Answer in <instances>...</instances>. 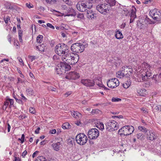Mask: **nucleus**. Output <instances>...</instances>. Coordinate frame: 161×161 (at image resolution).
<instances>
[{
  "label": "nucleus",
  "mask_w": 161,
  "mask_h": 161,
  "mask_svg": "<svg viewBox=\"0 0 161 161\" xmlns=\"http://www.w3.org/2000/svg\"><path fill=\"white\" fill-rule=\"evenodd\" d=\"M134 130V127L132 126H125L119 130L118 133L121 136H128L132 134Z\"/></svg>",
  "instance_id": "nucleus-5"
},
{
  "label": "nucleus",
  "mask_w": 161,
  "mask_h": 161,
  "mask_svg": "<svg viewBox=\"0 0 161 161\" xmlns=\"http://www.w3.org/2000/svg\"><path fill=\"white\" fill-rule=\"evenodd\" d=\"M121 100V99L120 98H115L113 97L112 99V102H118L119 101H120Z\"/></svg>",
  "instance_id": "nucleus-36"
},
{
  "label": "nucleus",
  "mask_w": 161,
  "mask_h": 161,
  "mask_svg": "<svg viewBox=\"0 0 161 161\" xmlns=\"http://www.w3.org/2000/svg\"><path fill=\"white\" fill-rule=\"evenodd\" d=\"M147 133V138L150 140L153 141L155 139L157 135L155 133L149 131Z\"/></svg>",
  "instance_id": "nucleus-17"
},
{
  "label": "nucleus",
  "mask_w": 161,
  "mask_h": 161,
  "mask_svg": "<svg viewBox=\"0 0 161 161\" xmlns=\"http://www.w3.org/2000/svg\"><path fill=\"white\" fill-rule=\"evenodd\" d=\"M155 109L158 111H161V106L158 105V106H156L155 107Z\"/></svg>",
  "instance_id": "nucleus-43"
},
{
  "label": "nucleus",
  "mask_w": 161,
  "mask_h": 161,
  "mask_svg": "<svg viewBox=\"0 0 161 161\" xmlns=\"http://www.w3.org/2000/svg\"><path fill=\"white\" fill-rule=\"evenodd\" d=\"M140 67L142 69V70H143V73L146 75V77L147 79H149L150 76L151 75V73L150 72L151 69L152 68L147 63L144 62L142 64V66Z\"/></svg>",
  "instance_id": "nucleus-9"
},
{
  "label": "nucleus",
  "mask_w": 161,
  "mask_h": 161,
  "mask_svg": "<svg viewBox=\"0 0 161 161\" xmlns=\"http://www.w3.org/2000/svg\"><path fill=\"white\" fill-rule=\"evenodd\" d=\"M158 72L160 73L158 77L161 79V67L159 69Z\"/></svg>",
  "instance_id": "nucleus-59"
},
{
  "label": "nucleus",
  "mask_w": 161,
  "mask_h": 161,
  "mask_svg": "<svg viewBox=\"0 0 161 161\" xmlns=\"http://www.w3.org/2000/svg\"><path fill=\"white\" fill-rule=\"evenodd\" d=\"M49 90L55 92L56 91V89L52 87H50L49 88Z\"/></svg>",
  "instance_id": "nucleus-52"
},
{
  "label": "nucleus",
  "mask_w": 161,
  "mask_h": 161,
  "mask_svg": "<svg viewBox=\"0 0 161 161\" xmlns=\"http://www.w3.org/2000/svg\"><path fill=\"white\" fill-rule=\"evenodd\" d=\"M47 27H50L51 28H52L53 29H54V27L51 24L48 23H47Z\"/></svg>",
  "instance_id": "nucleus-44"
},
{
  "label": "nucleus",
  "mask_w": 161,
  "mask_h": 161,
  "mask_svg": "<svg viewBox=\"0 0 161 161\" xmlns=\"http://www.w3.org/2000/svg\"><path fill=\"white\" fill-rule=\"evenodd\" d=\"M29 111L32 114H34L36 112L35 108L33 107H30V108Z\"/></svg>",
  "instance_id": "nucleus-37"
},
{
  "label": "nucleus",
  "mask_w": 161,
  "mask_h": 161,
  "mask_svg": "<svg viewBox=\"0 0 161 161\" xmlns=\"http://www.w3.org/2000/svg\"><path fill=\"white\" fill-rule=\"evenodd\" d=\"M137 92L139 95L142 97H144L147 94L146 90L144 89H139Z\"/></svg>",
  "instance_id": "nucleus-18"
},
{
  "label": "nucleus",
  "mask_w": 161,
  "mask_h": 161,
  "mask_svg": "<svg viewBox=\"0 0 161 161\" xmlns=\"http://www.w3.org/2000/svg\"><path fill=\"white\" fill-rule=\"evenodd\" d=\"M132 72V69L131 66H126L123 67L122 68L121 70L118 72V77L121 78L122 77L126 76L128 77Z\"/></svg>",
  "instance_id": "nucleus-4"
},
{
  "label": "nucleus",
  "mask_w": 161,
  "mask_h": 161,
  "mask_svg": "<svg viewBox=\"0 0 161 161\" xmlns=\"http://www.w3.org/2000/svg\"><path fill=\"white\" fill-rule=\"evenodd\" d=\"M97 84L99 87L103 88L104 90H107L108 89V88L105 87V86L101 83Z\"/></svg>",
  "instance_id": "nucleus-30"
},
{
  "label": "nucleus",
  "mask_w": 161,
  "mask_h": 161,
  "mask_svg": "<svg viewBox=\"0 0 161 161\" xmlns=\"http://www.w3.org/2000/svg\"><path fill=\"white\" fill-rule=\"evenodd\" d=\"M134 9L135 10H132V11L130 15V18H133V19H134L136 17L135 11L136 9L135 8Z\"/></svg>",
  "instance_id": "nucleus-26"
},
{
  "label": "nucleus",
  "mask_w": 161,
  "mask_h": 161,
  "mask_svg": "<svg viewBox=\"0 0 161 161\" xmlns=\"http://www.w3.org/2000/svg\"><path fill=\"white\" fill-rule=\"evenodd\" d=\"M75 139L77 143L80 145H85L88 140L87 136L83 133L77 134L76 136Z\"/></svg>",
  "instance_id": "nucleus-8"
},
{
  "label": "nucleus",
  "mask_w": 161,
  "mask_h": 161,
  "mask_svg": "<svg viewBox=\"0 0 161 161\" xmlns=\"http://www.w3.org/2000/svg\"><path fill=\"white\" fill-rule=\"evenodd\" d=\"M52 145L54 150L58 151L59 150L60 143V142H58L56 143L53 144Z\"/></svg>",
  "instance_id": "nucleus-19"
},
{
  "label": "nucleus",
  "mask_w": 161,
  "mask_h": 161,
  "mask_svg": "<svg viewBox=\"0 0 161 161\" xmlns=\"http://www.w3.org/2000/svg\"><path fill=\"white\" fill-rule=\"evenodd\" d=\"M115 36L116 38L118 39H120L123 38V35L121 32L119 30H117L116 31V34L115 35Z\"/></svg>",
  "instance_id": "nucleus-20"
},
{
  "label": "nucleus",
  "mask_w": 161,
  "mask_h": 161,
  "mask_svg": "<svg viewBox=\"0 0 161 161\" xmlns=\"http://www.w3.org/2000/svg\"><path fill=\"white\" fill-rule=\"evenodd\" d=\"M77 17L80 19H82L84 18V15L82 14H79L77 15Z\"/></svg>",
  "instance_id": "nucleus-41"
},
{
  "label": "nucleus",
  "mask_w": 161,
  "mask_h": 161,
  "mask_svg": "<svg viewBox=\"0 0 161 161\" xmlns=\"http://www.w3.org/2000/svg\"><path fill=\"white\" fill-rule=\"evenodd\" d=\"M138 128L139 130L145 132H147V130L143 127L139 126L138 127Z\"/></svg>",
  "instance_id": "nucleus-31"
},
{
  "label": "nucleus",
  "mask_w": 161,
  "mask_h": 161,
  "mask_svg": "<svg viewBox=\"0 0 161 161\" xmlns=\"http://www.w3.org/2000/svg\"><path fill=\"white\" fill-rule=\"evenodd\" d=\"M30 58L31 59V61L32 62L35 59V56H32L30 57Z\"/></svg>",
  "instance_id": "nucleus-61"
},
{
  "label": "nucleus",
  "mask_w": 161,
  "mask_h": 161,
  "mask_svg": "<svg viewBox=\"0 0 161 161\" xmlns=\"http://www.w3.org/2000/svg\"><path fill=\"white\" fill-rule=\"evenodd\" d=\"M14 161H20V159L19 158H17V157H15V160Z\"/></svg>",
  "instance_id": "nucleus-64"
},
{
  "label": "nucleus",
  "mask_w": 161,
  "mask_h": 161,
  "mask_svg": "<svg viewBox=\"0 0 161 161\" xmlns=\"http://www.w3.org/2000/svg\"><path fill=\"white\" fill-rule=\"evenodd\" d=\"M79 74L75 71L69 72L65 76V78L69 80H75L80 77Z\"/></svg>",
  "instance_id": "nucleus-14"
},
{
  "label": "nucleus",
  "mask_w": 161,
  "mask_h": 161,
  "mask_svg": "<svg viewBox=\"0 0 161 161\" xmlns=\"http://www.w3.org/2000/svg\"><path fill=\"white\" fill-rule=\"evenodd\" d=\"M7 101L9 102L10 103V107H11V106L13 105L14 104V101L13 100L10 98H8Z\"/></svg>",
  "instance_id": "nucleus-33"
},
{
  "label": "nucleus",
  "mask_w": 161,
  "mask_h": 161,
  "mask_svg": "<svg viewBox=\"0 0 161 161\" xmlns=\"http://www.w3.org/2000/svg\"><path fill=\"white\" fill-rule=\"evenodd\" d=\"M136 136L138 139L141 140L144 139V135L142 133H139L137 134Z\"/></svg>",
  "instance_id": "nucleus-29"
},
{
  "label": "nucleus",
  "mask_w": 161,
  "mask_h": 161,
  "mask_svg": "<svg viewBox=\"0 0 161 161\" xmlns=\"http://www.w3.org/2000/svg\"><path fill=\"white\" fill-rule=\"evenodd\" d=\"M75 123L77 125L79 126V125H81V123L80 121H77Z\"/></svg>",
  "instance_id": "nucleus-63"
},
{
  "label": "nucleus",
  "mask_w": 161,
  "mask_h": 161,
  "mask_svg": "<svg viewBox=\"0 0 161 161\" xmlns=\"http://www.w3.org/2000/svg\"><path fill=\"white\" fill-rule=\"evenodd\" d=\"M107 85L109 87L114 88L119 85V81L117 78L112 79L107 81Z\"/></svg>",
  "instance_id": "nucleus-13"
},
{
  "label": "nucleus",
  "mask_w": 161,
  "mask_h": 161,
  "mask_svg": "<svg viewBox=\"0 0 161 161\" xmlns=\"http://www.w3.org/2000/svg\"><path fill=\"white\" fill-rule=\"evenodd\" d=\"M143 70L141 72V73H142V74L141 75L140 78H141L143 81H144L147 79L146 77V75L144 73L143 74Z\"/></svg>",
  "instance_id": "nucleus-28"
},
{
  "label": "nucleus",
  "mask_w": 161,
  "mask_h": 161,
  "mask_svg": "<svg viewBox=\"0 0 161 161\" xmlns=\"http://www.w3.org/2000/svg\"><path fill=\"white\" fill-rule=\"evenodd\" d=\"M65 25L64 24H62V25L60 26V29L61 30H63L66 28H65Z\"/></svg>",
  "instance_id": "nucleus-55"
},
{
  "label": "nucleus",
  "mask_w": 161,
  "mask_h": 161,
  "mask_svg": "<svg viewBox=\"0 0 161 161\" xmlns=\"http://www.w3.org/2000/svg\"><path fill=\"white\" fill-rule=\"evenodd\" d=\"M71 94V92H67L66 93L64 94L65 96V97H67L69 95H70Z\"/></svg>",
  "instance_id": "nucleus-56"
},
{
  "label": "nucleus",
  "mask_w": 161,
  "mask_h": 161,
  "mask_svg": "<svg viewBox=\"0 0 161 161\" xmlns=\"http://www.w3.org/2000/svg\"><path fill=\"white\" fill-rule=\"evenodd\" d=\"M27 154V152L26 150H25L24 152L22 153V156L23 158H24L25 156Z\"/></svg>",
  "instance_id": "nucleus-53"
},
{
  "label": "nucleus",
  "mask_w": 161,
  "mask_h": 161,
  "mask_svg": "<svg viewBox=\"0 0 161 161\" xmlns=\"http://www.w3.org/2000/svg\"><path fill=\"white\" fill-rule=\"evenodd\" d=\"M71 114L76 119L79 118L80 116H81L80 114L77 112L74 111L72 112Z\"/></svg>",
  "instance_id": "nucleus-23"
},
{
  "label": "nucleus",
  "mask_w": 161,
  "mask_h": 161,
  "mask_svg": "<svg viewBox=\"0 0 161 161\" xmlns=\"http://www.w3.org/2000/svg\"><path fill=\"white\" fill-rule=\"evenodd\" d=\"M105 125L106 130L109 132L116 130L119 128L118 123L114 120H109Z\"/></svg>",
  "instance_id": "nucleus-7"
},
{
  "label": "nucleus",
  "mask_w": 161,
  "mask_h": 161,
  "mask_svg": "<svg viewBox=\"0 0 161 161\" xmlns=\"http://www.w3.org/2000/svg\"><path fill=\"white\" fill-rule=\"evenodd\" d=\"M7 37H8V40L9 41V42L11 43V38H12V36H11V35H8V36H7Z\"/></svg>",
  "instance_id": "nucleus-51"
},
{
  "label": "nucleus",
  "mask_w": 161,
  "mask_h": 161,
  "mask_svg": "<svg viewBox=\"0 0 161 161\" xmlns=\"http://www.w3.org/2000/svg\"><path fill=\"white\" fill-rule=\"evenodd\" d=\"M10 18L9 16H7L6 18H4V20L6 24H8V21L10 20Z\"/></svg>",
  "instance_id": "nucleus-40"
},
{
  "label": "nucleus",
  "mask_w": 161,
  "mask_h": 161,
  "mask_svg": "<svg viewBox=\"0 0 161 161\" xmlns=\"http://www.w3.org/2000/svg\"><path fill=\"white\" fill-rule=\"evenodd\" d=\"M95 15V13H94L93 12L91 13V14L87 15V16L88 18H91L92 19V18H94V16Z\"/></svg>",
  "instance_id": "nucleus-32"
},
{
  "label": "nucleus",
  "mask_w": 161,
  "mask_h": 161,
  "mask_svg": "<svg viewBox=\"0 0 161 161\" xmlns=\"http://www.w3.org/2000/svg\"><path fill=\"white\" fill-rule=\"evenodd\" d=\"M38 153V151H36L35 152H34L32 154V158H34L35 157L36 155Z\"/></svg>",
  "instance_id": "nucleus-60"
},
{
  "label": "nucleus",
  "mask_w": 161,
  "mask_h": 161,
  "mask_svg": "<svg viewBox=\"0 0 161 161\" xmlns=\"http://www.w3.org/2000/svg\"><path fill=\"white\" fill-rule=\"evenodd\" d=\"M46 1L49 3H51L52 2L54 3L56 2V0H46Z\"/></svg>",
  "instance_id": "nucleus-54"
},
{
  "label": "nucleus",
  "mask_w": 161,
  "mask_h": 161,
  "mask_svg": "<svg viewBox=\"0 0 161 161\" xmlns=\"http://www.w3.org/2000/svg\"><path fill=\"white\" fill-rule=\"evenodd\" d=\"M23 31L21 30H19V36L22 37L23 36Z\"/></svg>",
  "instance_id": "nucleus-45"
},
{
  "label": "nucleus",
  "mask_w": 161,
  "mask_h": 161,
  "mask_svg": "<svg viewBox=\"0 0 161 161\" xmlns=\"http://www.w3.org/2000/svg\"><path fill=\"white\" fill-rule=\"evenodd\" d=\"M131 84V81L129 80L127 81L125 83H123L122 85L124 88H127L130 86Z\"/></svg>",
  "instance_id": "nucleus-22"
},
{
  "label": "nucleus",
  "mask_w": 161,
  "mask_h": 161,
  "mask_svg": "<svg viewBox=\"0 0 161 161\" xmlns=\"http://www.w3.org/2000/svg\"><path fill=\"white\" fill-rule=\"evenodd\" d=\"M56 132V130L55 129H53L52 130H51L50 131V132L52 134H54Z\"/></svg>",
  "instance_id": "nucleus-57"
},
{
  "label": "nucleus",
  "mask_w": 161,
  "mask_h": 161,
  "mask_svg": "<svg viewBox=\"0 0 161 161\" xmlns=\"http://www.w3.org/2000/svg\"><path fill=\"white\" fill-rule=\"evenodd\" d=\"M96 9L101 14H105L109 11V7L108 4L103 3L97 5L96 6Z\"/></svg>",
  "instance_id": "nucleus-10"
},
{
  "label": "nucleus",
  "mask_w": 161,
  "mask_h": 161,
  "mask_svg": "<svg viewBox=\"0 0 161 161\" xmlns=\"http://www.w3.org/2000/svg\"><path fill=\"white\" fill-rule=\"evenodd\" d=\"M65 15V16H74L76 15V13L75 10L71 8H67L65 9L64 12Z\"/></svg>",
  "instance_id": "nucleus-16"
},
{
  "label": "nucleus",
  "mask_w": 161,
  "mask_h": 161,
  "mask_svg": "<svg viewBox=\"0 0 161 161\" xmlns=\"http://www.w3.org/2000/svg\"><path fill=\"white\" fill-rule=\"evenodd\" d=\"M70 65L66 63L61 62L59 66H58L56 69V73L58 75H61L66 73V71L69 70L71 67Z\"/></svg>",
  "instance_id": "nucleus-2"
},
{
  "label": "nucleus",
  "mask_w": 161,
  "mask_h": 161,
  "mask_svg": "<svg viewBox=\"0 0 161 161\" xmlns=\"http://www.w3.org/2000/svg\"><path fill=\"white\" fill-rule=\"evenodd\" d=\"M56 54L62 56V59L64 62L71 64L77 63L79 59V55L72 52H69V47L64 43H59L55 47Z\"/></svg>",
  "instance_id": "nucleus-1"
},
{
  "label": "nucleus",
  "mask_w": 161,
  "mask_h": 161,
  "mask_svg": "<svg viewBox=\"0 0 161 161\" xmlns=\"http://www.w3.org/2000/svg\"><path fill=\"white\" fill-rule=\"evenodd\" d=\"M21 96L22 97V98L23 101L24 102H26L27 100V99L24 96L23 94H21Z\"/></svg>",
  "instance_id": "nucleus-47"
},
{
  "label": "nucleus",
  "mask_w": 161,
  "mask_h": 161,
  "mask_svg": "<svg viewBox=\"0 0 161 161\" xmlns=\"http://www.w3.org/2000/svg\"><path fill=\"white\" fill-rule=\"evenodd\" d=\"M40 130V127H38L37 129L35 131V133L36 134H38L39 133V131Z\"/></svg>",
  "instance_id": "nucleus-58"
},
{
  "label": "nucleus",
  "mask_w": 161,
  "mask_h": 161,
  "mask_svg": "<svg viewBox=\"0 0 161 161\" xmlns=\"http://www.w3.org/2000/svg\"><path fill=\"white\" fill-rule=\"evenodd\" d=\"M125 25H126V24H125V23L122 24L121 25V26H120L121 28L124 29L125 27Z\"/></svg>",
  "instance_id": "nucleus-62"
},
{
  "label": "nucleus",
  "mask_w": 161,
  "mask_h": 161,
  "mask_svg": "<svg viewBox=\"0 0 161 161\" xmlns=\"http://www.w3.org/2000/svg\"><path fill=\"white\" fill-rule=\"evenodd\" d=\"M150 16L154 20L159 21L161 18V13L157 9L151 10L149 12Z\"/></svg>",
  "instance_id": "nucleus-11"
},
{
  "label": "nucleus",
  "mask_w": 161,
  "mask_h": 161,
  "mask_svg": "<svg viewBox=\"0 0 161 161\" xmlns=\"http://www.w3.org/2000/svg\"><path fill=\"white\" fill-rule=\"evenodd\" d=\"M80 83L85 86L89 87L94 86L95 85L93 80L90 79H82Z\"/></svg>",
  "instance_id": "nucleus-15"
},
{
  "label": "nucleus",
  "mask_w": 161,
  "mask_h": 161,
  "mask_svg": "<svg viewBox=\"0 0 161 161\" xmlns=\"http://www.w3.org/2000/svg\"><path fill=\"white\" fill-rule=\"evenodd\" d=\"M112 117L113 119H115V118H123V116L122 115L113 116H112Z\"/></svg>",
  "instance_id": "nucleus-49"
},
{
  "label": "nucleus",
  "mask_w": 161,
  "mask_h": 161,
  "mask_svg": "<svg viewBox=\"0 0 161 161\" xmlns=\"http://www.w3.org/2000/svg\"><path fill=\"white\" fill-rule=\"evenodd\" d=\"M63 1L68 5H71V2L70 0H63Z\"/></svg>",
  "instance_id": "nucleus-42"
},
{
  "label": "nucleus",
  "mask_w": 161,
  "mask_h": 161,
  "mask_svg": "<svg viewBox=\"0 0 161 161\" xmlns=\"http://www.w3.org/2000/svg\"><path fill=\"white\" fill-rule=\"evenodd\" d=\"M35 161H46V159L44 157L40 156L38 157L36 160Z\"/></svg>",
  "instance_id": "nucleus-27"
},
{
  "label": "nucleus",
  "mask_w": 161,
  "mask_h": 161,
  "mask_svg": "<svg viewBox=\"0 0 161 161\" xmlns=\"http://www.w3.org/2000/svg\"><path fill=\"white\" fill-rule=\"evenodd\" d=\"M92 4L91 2L81 1L78 3L76 5V8L80 12H84L86 11L87 9L92 8Z\"/></svg>",
  "instance_id": "nucleus-3"
},
{
  "label": "nucleus",
  "mask_w": 161,
  "mask_h": 161,
  "mask_svg": "<svg viewBox=\"0 0 161 161\" xmlns=\"http://www.w3.org/2000/svg\"><path fill=\"white\" fill-rule=\"evenodd\" d=\"M26 6L29 8H31L33 7V5L31 4L26 3Z\"/></svg>",
  "instance_id": "nucleus-46"
},
{
  "label": "nucleus",
  "mask_w": 161,
  "mask_h": 161,
  "mask_svg": "<svg viewBox=\"0 0 161 161\" xmlns=\"http://www.w3.org/2000/svg\"><path fill=\"white\" fill-rule=\"evenodd\" d=\"M62 127L64 129H69L70 128L71 125L69 123L66 122L63 124Z\"/></svg>",
  "instance_id": "nucleus-24"
},
{
  "label": "nucleus",
  "mask_w": 161,
  "mask_h": 161,
  "mask_svg": "<svg viewBox=\"0 0 161 161\" xmlns=\"http://www.w3.org/2000/svg\"><path fill=\"white\" fill-rule=\"evenodd\" d=\"M9 103V102L8 101L5 102L4 103V105L3 106V108L4 109V107L5 106V110H6V109L7 108V106L8 105Z\"/></svg>",
  "instance_id": "nucleus-39"
},
{
  "label": "nucleus",
  "mask_w": 161,
  "mask_h": 161,
  "mask_svg": "<svg viewBox=\"0 0 161 161\" xmlns=\"http://www.w3.org/2000/svg\"><path fill=\"white\" fill-rule=\"evenodd\" d=\"M26 117H27V116H25V115H20L19 116V118L20 119H25Z\"/></svg>",
  "instance_id": "nucleus-50"
},
{
  "label": "nucleus",
  "mask_w": 161,
  "mask_h": 161,
  "mask_svg": "<svg viewBox=\"0 0 161 161\" xmlns=\"http://www.w3.org/2000/svg\"><path fill=\"white\" fill-rule=\"evenodd\" d=\"M14 98L15 99L16 102H18V103L22 104H23V102L22 101V100L19 99H18L16 97H14Z\"/></svg>",
  "instance_id": "nucleus-38"
},
{
  "label": "nucleus",
  "mask_w": 161,
  "mask_h": 161,
  "mask_svg": "<svg viewBox=\"0 0 161 161\" xmlns=\"http://www.w3.org/2000/svg\"><path fill=\"white\" fill-rule=\"evenodd\" d=\"M43 36L42 35H39L37 37L36 41L37 43H41L42 41Z\"/></svg>",
  "instance_id": "nucleus-25"
},
{
  "label": "nucleus",
  "mask_w": 161,
  "mask_h": 161,
  "mask_svg": "<svg viewBox=\"0 0 161 161\" xmlns=\"http://www.w3.org/2000/svg\"><path fill=\"white\" fill-rule=\"evenodd\" d=\"M99 127H98L100 129L103 130V129H104V127L103 124L102 123H100V124L98 125Z\"/></svg>",
  "instance_id": "nucleus-35"
},
{
  "label": "nucleus",
  "mask_w": 161,
  "mask_h": 161,
  "mask_svg": "<svg viewBox=\"0 0 161 161\" xmlns=\"http://www.w3.org/2000/svg\"><path fill=\"white\" fill-rule=\"evenodd\" d=\"M86 47V45H83L80 43H76L72 44L70 49L72 52L79 53L83 52Z\"/></svg>",
  "instance_id": "nucleus-6"
},
{
  "label": "nucleus",
  "mask_w": 161,
  "mask_h": 161,
  "mask_svg": "<svg viewBox=\"0 0 161 161\" xmlns=\"http://www.w3.org/2000/svg\"><path fill=\"white\" fill-rule=\"evenodd\" d=\"M122 12L123 14H125V15L127 16L129 13V12L128 10L125 9L122 11Z\"/></svg>",
  "instance_id": "nucleus-34"
},
{
  "label": "nucleus",
  "mask_w": 161,
  "mask_h": 161,
  "mask_svg": "<svg viewBox=\"0 0 161 161\" xmlns=\"http://www.w3.org/2000/svg\"><path fill=\"white\" fill-rule=\"evenodd\" d=\"M46 45L45 44H42L39 46H36V48L40 51L43 52L46 48Z\"/></svg>",
  "instance_id": "nucleus-21"
},
{
  "label": "nucleus",
  "mask_w": 161,
  "mask_h": 161,
  "mask_svg": "<svg viewBox=\"0 0 161 161\" xmlns=\"http://www.w3.org/2000/svg\"><path fill=\"white\" fill-rule=\"evenodd\" d=\"M90 8H89V9H87V10H86V12H87V15H88V14H91L93 12V11L90 10Z\"/></svg>",
  "instance_id": "nucleus-48"
},
{
  "label": "nucleus",
  "mask_w": 161,
  "mask_h": 161,
  "mask_svg": "<svg viewBox=\"0 0 161 161\" xmlns=\"http://www.w3.org/2000/svg\"><path fill=\"white\" fill-rule=\"evenodd\" d=\"M99 133L98 130L93 128L90 130L88 132V137L91 139H95L99 136Z\"/></svg>",
  "instance_id": "nucleus-12"
}]
</instances>
